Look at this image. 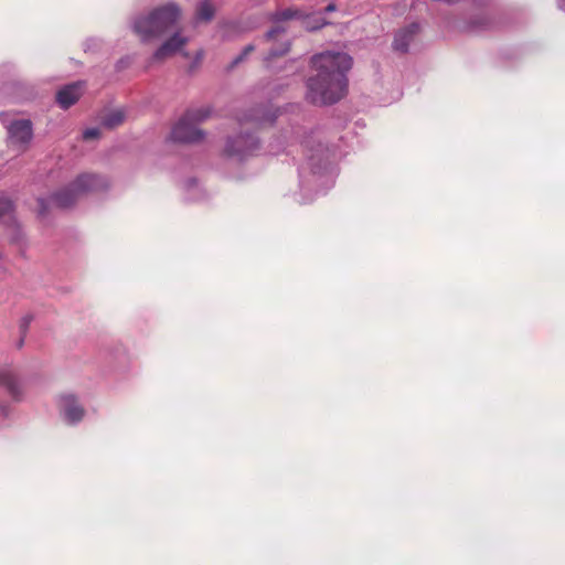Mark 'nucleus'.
<instances>
[{
	"label": "nucleus",
	"mask_w": 565,
	"mask_h": 565,
	"mask_svg": "<svg viewBox=\"0 0 565 565\" xmlns=\"http://www.w3.org/2000/svg\"><path fill=\"white\" fill-rule=\"evenodd\" d=\"M311 65L316 74L307 82V97L312 104L332 105L345 96V74L352 67V57L349 54L326 51L313 55Z\"/></svg>",
	"instance_id": "obj_1"
},
{
	"label": "nucleus",
	"mask_w": 565,
	"mask_h": 565,
	"mask_svg": "<svg viewBox=\"0 0 565 565\" xmlns=\"http://www.w3.org/2000/svg\"><path fill=\"white\" fill-rule=\"evenodd\" d=\"M180 14L179 7L173 3L158 7L148 15L137 18L134 31L142 41L157 39L173 29Z\"/></svg>",
	"instance_id": "obj_2"
},
{
	"label": "nucleus",
	"mask_w": 565,
	"mask_h": 565,
	"mask_svg": "<svg viewBox=\"0 0 565 565\" xmlns=\"http://www.w3.org/2000/svg\"><path fill=\"white\" fill-rule=\"evenodd\" d=\"M107 186L108 182L105 178L93 173H83L78 175L66 189L54 193L51 196V201L58 207H68L82 195L104 190Z\"/></svg>",
	"instance_id": "obj_3"
},
{
	"label": "nucleus",
	"mask_w": 565,
	"mask_h": 565,
	"mask_svg": "<svg viewBox=\"0 0 565 565\" xmlns=\"http://www.w3.org/2000/svg\"><path fill=\"white\" fill-rule=\"evenodd\" d=\"M212 114L210 107L189 109L171 130V139L181 143H195L204 138L203 130L198 125L207 119Z\"/></svg>",
	"instance_id": "obj_4"
},
{
	"label": "nucleus",
	"mask_w": 565,
	"mask_h": 565,
	"mask_svg": "<svg viewBox=\"0 0 565 565\" xmlns=\"http://www.w3.org/2000/svg\"><path fill=\"white\" fill-rule=\"evenodd\" d=\"M258 148V140L250 134L239 135L228 139L225 146V153L230 157H244L252 154Z\"/></svg>",
	"instance_id": "obj_5"
},
{
	"label": "nucleus",
	"mask_w": 565,
	"mask_h": 565,
	"mask_svg": "<svg viewBox=\"0 0 565 565\" xmlns=\"http://www.w3.org/2000/svg\"><path fill=\"white\" fill-rule=\"evenodd\" d=\"M33 137L32 122L29 119L15 120L9 126V138L12 145L25 150Z\"/></svg>",
	"instance_id": "obj_6"
},
{
	"label": "nucleus",
	"mask_w": 565,
	"mask_h": 565,
	"mask_svg": "<svg viewBox=\"0 0 565 565\" xmlns=\"http://www.w3.org/2000/svg\"><path fill=\"white\" fill-rule=\"evenodd\" d=\"M0 386L7 391L13 401L20 402L24 398V386L14 370L4 369L0 371Z\"/></svg>",
	"instance_id": "obj_7"
},
{
	"label": "nucleus",
	"mask_w": 565,
	"mask_h": 565,
	"mask_svg": "<svg viewBox=\"0 0 565 565\" xmlns=\"http://www.w3.org/2000/svg\"><path fill=\"white\" fill-rule=\"evenodd\" d=\"M60 408L65 419L71 424L81 422L85 415L84 407L78 403L76 396L73 394L61 395Z\"/></svg>",
	"instance_id": "obj_8"
},
{
	"label": "nucleus",
	"mask_w": 565,
	"mask_h": 565,
	"mask_svg": "<svg viewBox=\"0 0 565 565\" xmlns=\"http://www.w3.org/2000/svg\"><path fill=\"white\" fill-rule=\"evenodd\" d=\"M281 36L282 29L280 26L273 28L264 36V42L268 44V53L264 58L267 67L270 66V63L274 60L279 58L282 55V44L280 42Z\"/></svg>",
	"instance_id": "obj_9"
},
{
	"label": "nucleus",
	"mask_w": 565,
	"mask_h": 565,
	"mask_svg": "<svg viewBox=\"0 0 565 565\" xmlns=\"http://www.w3.org/2000/svg\"><path fill=\"white\" fill-rule=\"evenodd\" d=\"M188 43V38L175 32L172 36L166 40L159 49L154 52L153 57L158 61H162L167 57L174 55L177 52Z\"/></svg>",
	"instance_id": "obj_10"
},
{
	"label": "nucleus",
	"mask_w": 565,
	"mask_h": 565,
	"mask_svg": "<svg viewBox=\"0 0 565 565\" xmlns=\"http://www.w3.org/2000/svg\"><path fill=\"white\" fill-rule=\"evenodd\" d=\"M280 116L279 106L270 105L269 108H260L252 111L244 118L245 121H254L256 126L273 125Z\"/></svg>",
	"instance_id": "obj_11"
},
{
	"label": "nucleus",
	"mask_w": 565,
	"mask_h": 565,
	"mask_svg": "<svg viewBox=\"0 0 565 565\" xmlns=\"http://www.w3.org/2000/svg\"><path fill=\"white\" fill-rule=\"evenodd\" d=\"M83 87L81 83L70 84L56 94V100L62 108H68L74 105L82 96Z\"/></svg>",
	"instance_id": "obj_12"
},
{
	"label": "nucleus",
	"mask_w": 565,
	"mask_h": 565,
	"mask_svg": "<svg viewBox=\"0 0 565 565\" xmlns=\"http://www.w3.org/2000/svg\"><path fill=\"white\" fill-rule=\"evenodd\" d=\"M418 31L419 25L417 23H412L407 28L397 32L393 42L394 50L403 53L406 52L409 43L413 41Z\"/></svg>",
	"instance_id": "obj_13"
},
{
	"label": "nucleus",
	"mask_w": 565,
	"mask_h": 565,
	"mask_svg": "<svg viewBox=\"0 0 565 565\" xmlns=\"http://www.w3.org/2000/svg\"><path fill=\"white\" fill-rule=\"evenodd\" d=\"M125 111L122 109H113L103 115L102 125L108 129H114L125 121Z\"/></svg>",
	"instance_id": "obj_14"
},
{
	"label": "nucleus",
	"mask_w": 565,
	"mask_h": 565,
	"mask_svg": "<svg viewBox=\"0 0 565 565\" xmlns=\"http://www.w3.org/2000/svg\"><path fill=\"white\" fill-rule=\"evenodd\" d=\"M214 17V7L210 0H202L196 8V18L201 21H210Z\"/></svg>",
	"instance_id": "obj_15"
},
{
	"label": "nucleus",
	"mask_w": 565,
	"mask_h": 565,
	"mask_svg": "<svg viewBox=\"0 0 565 565\" xmlns=\"http://www.w3.org/2000/svg\"><path fill=\"white\" fill-rule=\"evenodd\" d=\"M255 51V46L253 44H248L244 47L242 53L233 60V62L230 65V68H234L236 65H238L241 62L245 60V57Z\"/></svg>",
	"instance_id": "obj_16"
},
{
	"label": "nucleus",
	"mask_w": 565,
	"mask_h": 565,
	"mask_svg": "<svg viewBox=\"0 0 565 565\" xmlns=\"http://www.w3.org/2000/svg\"><path fill=\"white\" fill-rule=\"evenodd\" d=\"M12 209V203L7 198H0V217L9 213Z\"/></svg>",
	"instance_id": "obj_17"
},
{
	"label": "nucleus",
	"mask_w": 565,
	"mask_h": 565,
	"mask_svg": "<svg viewBox=\"0 0 565 565\" xmlns=\"http://www.w3.org/2000/svg\"><path fill=\"white\" fill-rule=\"evenodd\" d=\"M99 136H100V131L98 128H89L83 132V138L85 140L97 139Z\"/></svg>",
	"instance_id": "obj_18"
},
{
	"label": "nucleus",
	"mask_w": 565,
	"mask_h": 565,
	"mask_svg": "<svg viewBox=\"0 0 565 565\" xmlns=\"http://www.w3.org/2000/svg\"><path fill=\"white\" fill-rule=\"evenodd\" d=\"M327 12H332L335 10V4L334 3H330L324 9Z\"/></svg>",
	"instance_id": "obj_19"
},
{
	"label": "nucleus",
	"mask_w": 565,
	"mask_h": 565,
	"mask_svg": "<svg viewBox=\"0 0 565 565\" xmlns=\"http://www.w3.org/2000/svg\"><path fill=\"white\" fill-rule=\"evenodd\" d=\"M284 17H285V20H288V19H291L294 17V14L290 10H285Z\"/></svg>",
	"instance_id": "obj_20"
},
{
	"label": "nucleus",
	"mask_w": 565,
	"mask_h": 565,
	"mask_svg": "<svg viewBox=\"0 0 565 565\" xmlns=\"http://www.w3.org/2000/svg\"><path fill=\"white\" fill-rule=\"evenodd\" d=\"M39 202H40V204H41V205H43V203H44V202H43V200H40ZM44 209H45V207H44V206H42V211H41V213H44Z\"/></svg>",
	"instance_id": "obj_21"
}]
</instances>
